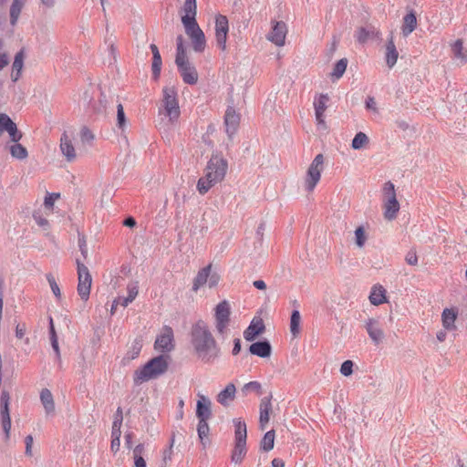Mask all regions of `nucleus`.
<instances>
[{
	"label": "nucleus",
	"mask_w": 467,
	"mask_h": 467,
	"mask_svg": "<svg viewBox=\"0 0 467 467\" xmlns=\"http://www.w3.org/2000/svg\"><path fill=\"white\" fill-rule=\"evenodd\" d=\"M190 344L195 358L202 363L212 364L220 356V348L206 322L198 320L190 331Z\"/></svg>",
	"instance_id": "obj_1"
},
{
	"label": "nucleus",
	"mask_w": 467,
	"mask_h": 467,
	"mask_svg": "<svg viewBox=\"0 0 467 467\" xmlns=\"http://www.w3.org/2000/svg\"><path fill=\"white\" fill-rule=\"evenodd\" d=\"M168 369V357L160 355L151 358L142 368L134 373V382L140 384L151 379L158 378Z\"/></svg>",
	"instance_id": "obj_2"
},
{
	"label": "nucleus",
	"mask_w": 467,
	"mask_h": 467,
	"mask_svg": "<svg viewBox=\"0 0 467 467\" xmlns=\"http://www.w3.org/2000/svg\"><path fill=\"white\" fill-rule=\"evenodd\" d=\"M234 448L232 453V462L235 464L242 462L246 454V438L247 429L246 424L241 419L234 420Z\"/></svg>",
	"instance_id": "obj_3"
},
{
	"label": "nucleus",
	"mask_w": 467,
	"mask_h": 467,
	"mask_svg": "<svg viewBox=\"0 0 467 467\" xmlns=\"http://www.w3.org/2000/svg\"><path fill=\"white\" fill-rule=\"evenodd\" d=\"M159 114L168 118V121L173 124L180 116V108L177 99V92L173 88H165L163 89V98L161 107L159 109Z\"/></svg>",
	"instance_id": "obj_4"
},
{
	"label": "nucleus",
	"mask_w": 467,
	"mask_h": 467,
	"mask_svg": "<svg viewBox=\"0 0 467 467\" xmlns=\"http://www.w3.org/2000/svg\"><path fill=\"white\" fill-rule=\"evenodd\" d=\"M186 35L190 37L195 52H202L206 47L203 31L199 26L196 18L182 17Z\"/></svg>",
	"instance_id": "obj_5"
},
{
	"label": "nucleus",
	"mask_w": 467,
	"mask_h": 467,
	"mask_svg": "<svg viewBox=\"0 0 467 467\" xmlns=\"http://www.w3.org/2000/svg\"><path fill=\"white\" fill-rule=\"evenodd\" d=\"M383 208L385 219L391 221L397 217L400 211V203L396 197L394 184L391 182H387L383 186Z\"/></svg>",
	"instance_id": "obj_6"
},
{
	"label": "nucleus",
	"mask_w": 467,
	"mask_h": 467,
	"mask_svg": "<svg viewBox=\"0 0 467 467\" xmlns=\"http://www.w3.org/2000/svg\"><path fill=\"white\" fill-rule=\"evenodd\" d=\"M324 160L325 158L323 154H317L309 165L305 179V187L306 191L312 192L319 182L321 172L324 170Z\"/></svg>",
	"instance_id": "obj_7"
},
{
	"label": "nucleus",
	"mask_w": 467,
	"mask_h": 467,
	"mask_svg": "<svg viewBox=\"0 0 467 467\" xmlns=\"http://www.w3.org/2000/svg\"><path fill=\"white\" fill-rule=\"evenodd\" d=\"M78 268V293L82 300L87 301L89 297L92 277L88 268L78 259L76 261Z\"/></svg>",
	"instance_id": "obj_8"
},
{
	"label": "nucleus",
	"mask_w": 467,
	"mask_h": 467,
	"mask_svg": "<svg viewBox=\"0 0 467 467\" xmlns=\"http://www.w3.org/2000/svg\"><path fill=\"white\" fill-rule=\"evenodd\" d=\"M227 168V161L218 154H213L207 163L205 174H210L213 181L220 182L224 178Z\"/></svg>",
	"instance_id": "obj_9"
},
{
	"label": "nucleus",
	"mask_w": 467,
	"mask_h": 467,
	"mask_svg": "<svg viewBox=\"0 0 467 467\" xmlns=\"http://www.w3.org/2000/svg\"><path fill=\"white\" fill-rule=\"evenodd\" d=\"M230 322V306L227 301H222L215 307V328L219 335L224 337Z\"/></svg>",
	"instance_id": "obj_10"
},
{
	"label": "nucleus",
	"mask_w": 467,
	"mask_h": 467,
	"mask_svg": "<svg viewBox=\"0 0 467 467\" xmlns=\"http://www.w3.org/2000/svg\"><path fill=\"white\" fill-rule=\"evenodd\" d=\"M173 340L172 328L169 326H164L155 340L154 348L161 352H170L174 348Z\"/></svg>",
	"instance_id": "obj_11"
},
{
	"label": "nucleus",
	"mask_w": 467,
	"mask_h": 467,
	"mask_svg": "<svg viewBox=\"0 0 467 467\" xmlns=\"http://www.w3.org/2000/svg\"><path fill=\"white\" fill-rule=\"evenodd\" d=\"M229 30L228 19L225 16L219 15L215 18L216 44L223 51L226 49L227 34Z\"/></svg>",
	"instance_id": "obj_12"
},
{
	"label": "nucleus",
	"mask_w": 467,
	"mask_h": 467,
	"mask_svg": "<svg viewBox=\"0 0 467 467\" xmlns=\"http://www.w3.org/2000/svg\"><path fill=\"white\" fill-rule=\"evenodd\" d=\"M4 132H7L11 141L18 142L22 138V133L17 130L16 124L5 113H0V137Z\"/></svg>",
	"instance_id": "obj_13"
},
{
	"label": "nucleus",
	"mask_w": 467,
	"mask_h": 467,
	"mask_svg": "<svg viewBox=\"0 0 467 467\" xmlns=\"http://www.w3.org/2000/svg\"><path fill=\"white\" fill-rule=\"evenodd\" d=\"M178 70L182 78V80L189 85H194L198 80V73L196 68L187 61L175 63Z\"/></svg>",
	"instance_id": "obj_14"
},
{
	"label": "nucleus",
	"mask_w": 467,
	"mask_h": 467,
	"mask_svg": "<svg viewBox=\"0 0 467 467\" xmlns=\"http://www.w3.org/2000/svg\"><path fill=\"white\" fill-rule=\"evenodd\" d=\"M286 32V25L284 22H275L267 36V39L278 47H283Z\"/></svg>",
	"instance_id": "obj_15"
},
{
	"label": "nucleus",
	"mask_w": 467,
	"mask_h": 467,
	"mask_svg": "<svg viewBox=\"0 0 467 467\" xmlns=\"http://www.w3.org/2000/svg\"><path fill=\"white\" fill-rule=\"evenodd\" d=\"M199 400L196 403V417L199 420H208L212 417V402L209 398L198 394Z\"/></svg>",
	"instance_id": "obj_16"
},
{
	"label": "nucleus",
	"mask_w": 467,
	"mask_h": 467,
	"mask_svg": "<svg viewBox=\"0 0 467 467\" xmlns=\"http://www.w3.org/2000/svg\"><path fill=\"white\" fill-rule=\"evenodd\" d=\"M0 400H1V405H2L1 417H2L3 430L5 433L6 438H8L10 429H11V419H10L9 409H8L9 394L6 391H2Z\"/></svg>",
	"instance_id": "obj_17"
},
{
	"label": "nucleus",
	"mask_w": 467,
	"mask_h": 467,
	"mask_svg": "<svg viewBox=\"0 0 467 467\" xmlns=\"http://www.w3.org/2000/svg\"><path fill=\"white\" fill-rule=\"evenodd\" d=\"M240 116L236 113L235 109L233 107H228L225 111L224 116V124L226 129V133L231 138L233 137L239 126Z\"/></svg>",
	"instance_id": "obj_18"
},
{
	"label": "nucleus",
	"mask_w": 467,
	"mask_h": 467,
	"mask_svg": "<svg viewBox=\"0 0 467 467\" xmlns=\"http://www.w3.org/2000/svg\"><path fill=\"white\" fill-rule=\"evenodd\" d=\"M365 328L375 345L380 344L384 339V332L381 329L379 321L373 318H368L366 321Z\"/></svg>",
	"instance_id": "obj_19"
},
{
	"label": "nucleus",
	"mask_w": 467,
	"mask_h": 467,
	"mask_svg": "<svg viewBox=\"0 0 467 467\" xmlns=\"http://www.w3.org/2000/svg\"><path fill=\"white\" fill-rule=\"evenodd\" d=\"M60 151L65 156L67 161L71 162L76 159V150L73 146L72 140L65 131L60 138Z\"/></svg>",
	"instance_id": "obj_20"
},
{
	"label": "nucleus",
	"mask_w": 467,
	"mask_h": 467,
	"mask_svg": "<svg viewBox=\"0 0 467 467\" xmlns=\"http://www.w3.org/2000/svg\"><path fill=\"white\" fill-rule=\"evenodd\" d=\"M236 393V388L234 383H229L223 390H221L217 397V402L223 407H228L230 403L234 400Z\"/></svg>",
	"instance_id": "obj_21"
},
{
	"label": "nucleus",
	"mask_w": 467,
	"mask_h": 467,
	"mask_svg": "<svg viewBox=\"0 0 467 467\" xmlns=\"http://www.w3.org/2000/svg\"><path fill=\"white\" fill-rule=\"evenodd\" d=\"M271 350V345L267 340L254 342L249 347L250 353L260 358L270 357Z\"/></svg>",
	"instance_id": "obj_22"
},
{
	"label": "nucleus",
	"mask_w": 467,
	"mask_h": 467,
	"mask_svg": "<svg viewBox=\"0 0 467 467\" xmlns=\"http://www.w3.org/2000/svg\"><path fill=\"white\" fill-rule=\"evenodd\" d=\"M265 330V325L261 319L253 320L249 327L244 332V337L247 341H253L258 335Z\"/></svg>",
	"instance_id": "obj_23"
},
{
	"label": "nucleus",
	"mask_w": 467,
	"mask_h": 467,
	"mask_svg": "<svg viewBox=\"0 0 467 467\" xmlns=\"http://www.w3.org/2000/svg\"><path fill=\"white\" fill-rule=\"evenodd\" d=\"M40 400L44 407L46 414L53 415L55 412V402L51 391L47 389H42L40 393Z\"/></svg>",
	"instance_id": "obj_24"
},
{
	"label": "nucleus",
	"mask_w": 467,
	"mask_h": 467,
	"mask_svg": "<svg viewBox=\"0 0 467 467\" xmlns=\"http://www.w3.org/2000/svg\"><path fill=\"white\" fill-rule=\"evenodd\" d=\"M272 410V404L269 398H264L260 402V416L259 422L261 425V429H265V425L269 421V413Z\"/></svg>",
	"instance_id": "obj_25"
},
{
	"label": "nucleus",
	"mask_w": 467,
	"mask_h": 467,
	"mask_svg": "<svg viewBox=\"0 0 467 467\" xmlns=\"http://www.w3.org/2000/svg\"><path fill=\"white\" fill-rule=\"evenodd\" d=\"M457 317V312L452 308H445L441 315L442 325L447 330L455 329V320Z\"/></svg>",
	"instance_id": "obj_26"
},
{
	"label": "nucleus",
	"mask_w": 467,
	"mask_h": 467,
	"mask_svg": "<svg viewBox=\"0 0 467 467\" xmlns=\"http://www.w3.org/2000/svg\"><path fill=\"white\" fill-rule=\"evenodd\" d=\"M24 57H25V55H24L23 50H20L15 56V59H14V62L12 65V74H11V78H12L13 81H16L20 78L21 71H22V68L24 66Z\"/></svg>",
	"instance_id": "obj_27"
},
{
	"label": "nucleus",
	"mask_w": 467,
	"mask_h": 467,
	"mask_svg": "<svg viewBox=\"0 0 467 467\" xmlns=\"http://www.w3.org/2000/svg\"><path fill=\"white\" fill-rule=\"evenodd\" d=\"M399 53L392 37L388 41L386 46V62L389 68L393 67L397 63Z\"/></svg>",
	"instance_id": "obj_28"
},
{
	"label": "nucleus",
	"mask_w": 467,
	"mask_h": 467,
	"mask_svg": "<svg viewBox=\"0 0 467 467\" xmlns=\"http://www.w3.org/2000/svg\"><path fill=\"white\" fill-rule=\"evenodd\" d=\"M417 26V18L414 12H410L403 18L402 34L404 36H408L411 34Z\"/></svg>",
	"instance_id": "obj_29"
},
{
	"label": "nucleus",
	"mask_w": 467,
	"mask_h": 467,
	"mask_svg": "<svg viewBox=\"0 0 467 467\" xmlns=\"http://www.w3.org/2000/svg\"><path fill=\"white\" fill-rule=\"evenodd\" d=\"M27 0H13L10 6V25L15 26L17 24L22 8Z\"/></svg>",
	"instance_id": "obj_30"
},
{
	"label": "nucleus",
	"mask_w": 467,
	"mask_h": 467,
	"mask_svg": "<svg viewBox=\"0 0 467 467\" xmlns=\"http://www.w3.org/2000/svg\"><path fill=\"white\" fill-rule=\"evenodd\" d=\"M211 265H207L201 269L196 277L193 280L192 290L197 291L202 285H203L210 276Z\"/></svg>",
	"instance_id": "obj_31"
},
{
	"label": "nucleus",
	"mask_w": 467,
	"mask_h": 467,
	"mask_svg": "<svg viewBox=\"0 0 467 467\" xmlns=\"http://www.w3.org/2000/svg\"><path fill=\"white\" fill-rule=\"evenodd\" d=\"M216 183L218 182L213 181L210 174L204 173V176L201 177L197 182V190L200 194L203 195Z\"/></svg>",
	"instance_id": "obj_32"
},
{
	"label": "nucleus",
	"mask_w": 467,
	"mask_h": 467,
	"mask_svg": "<svg viewBox=\"0 0 467 467\" xmlns=\"http://www.w3.org/2000/svg\"><path fill=\"white\" fill-rule=\"evenodd\" d=\"M453 57L459 61L460 64H464L467 61V52L463 50L462 40H456L451 46Z\"/></svg>",
	"instance_id": "obj_33"
},
{
	"label": "nucleus",
	"mask_w": 467,
	"mask_h": 467,
	"mask_svg": "<svg viewBox=\"0 0 467 467\" xmlns=\"http://www.w3.org/2000/svg\"><path fill=\"white\" fill-rule=\"evenodd\" d=\"M386 300L385 289L382 286H373L369 295V301L374 306H379Z\"/></svg>",
	"instance_id": "obj_34"
},
{
	"label": "nucleus",
	"mask_w": 467,
	"mask_h": 467,
	"mask_svg": "<svg viewBox=\"0 0 467 467\" xmlns=\"http://www.w3.org/2000/svg\"><path fill=\"white\" fill-rule=\"evenodd\" d=\"M189 60L186 55V48L184 47V39L182 35L176 38V57L175 63Z\"/></svg>",
	"instance_id": "obj_35"
},
{
	"label": "nucleus",
	"mask_w": 467,
	"mask_h": 467,
	"mask_svg": "<svg viewBox=\"0 0 467 467\" xmlns=\"http://www.w3.org/2000/svg\"><path fill=\"white\" fill-rule=\"evenodd\" d=\"M182 11L184 15L182 17L196 18L197 4L196 0H185Z\"/></svg>",
	"instance_id": "obj_36"
},
{
	"label": "nucleus",
	"mask_w": 467,
	"mask_h": 467,
	"mask_svg": "<svg viewBox=\"0 0 467 467\" xmlns=\"http://www.w3.org/2000/svg\"><path fill=\"white\" fill-rule=\"evenodd\" d=\"M9 151H10V154L12 155V157L18 159V160H23L27 157L26 149L24 146H22L21 144H19L18 142H14L9 147Z\"/></svg>",
	"instance_id": "obj_37"
},
{
	"label": "nucleus",
	"mask_w": 467,
	"mask_h": 467,
	"mask_svg": "<svg viewBox=\"0 0 467 467\" xmlns=\"http://www.w3.org/2000/svg\"><path fill=\"white\" fill-rule=\"evenodd\" d=\"M376 35L377 32L374 28L360 27L356 33V37L359 43H365Z\"/></svg>",
	"instance_id": "obj_38"
},
{
	"label": "nucleus",
	"mask_w": 467,
	"mask_h": 467,
	"mask_svg": "<svg viewBox=\"0 0 467 467\" xmlns=\"http://www.w3.org/2000/svg\"><path fill=\"white\" fill-rule=\"evenodd\" d=\"M275 444V431H269L263 437L260 446L265 451H269L274 448Z\"/></svg>",
	"instance_id": "obj_39"
},
{
	"label": "nucleus",
	"mask_w": 467,
	"mask_h": 467,
	"mask_svg": "<svg viewBox=\"0 0 467 467\" xmlns=\"http://www.w3.org/2000/svg\"><path fill=\"white\" fill-rule=\"evenodd\" d=\"M329 98L327 94H321L314 101L315 113H325Z\"/></svg>",
	"instance_id": "obj_40"
},
{
	"label": "nucleus",
	"mask_w": 467,
	"mask_h": 467,
	"mask_svg": "<svg viewBox=\"0 0 467 467\" xmlns=\"http://www.w3.org/2000/svg\"><path fill=\"white\" fill-rule=\"evenodd\" d=\"M300 320L301 317L299 311L294 310L290 318V331L294 336L299 333Z\"/></svg>",
	"instance_id": "obj_41"
},
{
	"label": "nucleus",
	"mask_w": 467,
	"mask_h": 467,
	"mask_svg": "<svg viewBox=\"0 0 467 467\" xmlns=\"http://www.w3.org/2000/svg\"><path fill=\"white\" fill-rule=\"evenodd\" d=\"M347 66H348V59L347 58H341L339 59L334 68H333V71L331 73V76L336 78H340L343 74L345 73L346 69H347Z\"/></svg>",
	"instance_id": "obj_42"
},
{
	"label": "nucleus",
	"mask_w": 467,
	"mask_h": 467,
	"mask_svg": "<svg viewBox=\"0 0 467 467\" xmlns=\"http://www.w3.org/2000/svg\"><path fill=\"white\" fill-rule=\"evenodd\" d=\"M207 421L208 420H199L197 425L198 436L203 445H205L204 440L208 437L210 431Z\"/></svg>",
	"instance_id": "obj_43"
},
{
	"label": "nucleus",
	"mask_w": 467,
	"mask_h": 467,
	"mask_svg": "<svg viewBox=\"0 0 467 467\" xmlns=\"http://www.w3.org/2000/svg\"><path fill=\"white\" fill-rule=\"evenodd\" d=\"M368 138L363 132H358L352 140L351 147L354 150L361 149L366 143H368Z\"/></svg>",
	"instance_id": "obj_44"
},
{
	"label": "nucleus",
	"mask_w": 467,
	"mask_h": 467,
	"mask_svg": "<svg viewBox=\"0 0 467 467\" xmlns=\"http://www.w3.org/2000/svg\"><path fill=\"white\" fill-rule=\"evenodd\" d=\"M261 389H262V386L258 381H250L244 385V387L242 389V392L246 395L247 393L253 391V392H255L256 394L260 395Z\"/></svg>",
	"instance_id": "obj_45"
},
{
	"label": "nucleus",
	"mask_w": 467,
	"mask_h": 467,
	"mask_svg": "<svg viewBox=\"0 0 467 467\" xmlns=\"http://www.w3.org/2000/svg\"><path fill=\"white\" fill-rule=\"evenodd\" d=\"M117 126L121 130L126 127V116L122 104L119 103L117 106Z\"/></svg>",
	"instance_id": "obj_46"
},
{
	"label": "nucleus",
	"mask_w": 467,
	"mask_h": 467,
	"mask_svg": "<svg viewBox=\"0 0 467 467\" xmlns=\"http://www.w3.org/2000/svg\"><path fill=\"white\" fill-rule=\"evenodd\" d=\"M47 280L50 285V288H51V291L52 293L54 294V296L57 298V299H60L61 298V292H60V288L55 279V277L51 275V274H47Z\"/></svg>",
	"instance_id": "obj_47"
},
{
	"label": "nucleus",
	"mask_w": 467,
	"mask_h": 467,
	"mask_svg": "<svg viewBox=\"0 0 467 467\" xmlns=\"http://www.w3.org/2000/svg\"><path fill=\"white\" fill-rule=\"evenodd\" d=\"M161 65H162V61H161V55L155 54V57H152V66H151L152 74L155 78H158L161 74Z\"/></svg>",
	"instance_id": "obj_48"
},
{
	"label": "nucleus",
	"mask_w": 467,
	"mask_h": 467,
	"mask_svg": "<svg viewBox=\"0 0 467 467\" xmlns=\"http://www.w3.org/2000/svg\"><path fill=\"white\" fill-rule=\"evenodd\" d=\"M356 244L362 247L366 242V234L362 226H359L355 231Z\"/></svg>",
	"instance_id": "obj_49"
},
{
	"label": "nucleus",
	"mask_w": 467,
	"mask_h": 467,
	"mask_svg": "<svg viewBox=\"0 0 467 467\" xmlns=\"http://www.w3.org/2000/svg\"><path fill=\"white\" fill-rule=\"evenodd\" d=\"M128 297L133 301L139 293L138 282H131L127 285Z\"/></svg>",
	"instance_id": "obj_50"
},
{
	"label": "nucleus",
	"mask_w": 467,
	"mask_h": 467,
	"mask_svg": "<svg viewBox=\"0 0 467 467\" xmlns=\"http://www.w3.org/2000/svg\"><path fill=\"white\" fill-rule=\"evenodd\" d=\"M173 442L174 440L172 439L170 446L166 448L162 452L163 465L161 467H166L167 463L171 461Z\"/></svg>",
	"instance_id": "obj_51"
},
{
	"label": "nucleus",
	"mask_w": 467,
	"mask_h": 467,
	"mask_svg": "<svg viewBox=\"0 0 467 467\" xmlns=\"http://www.w3.org/2000/svg\"><path fill=\"white\" fill-rule=\"evenodd\" d=\"M353 362L351 360H346L340 367V373L344 376H349L352 374Z\"/></svg>",
	"instance_id": "obj_52"
},
{
	"label": "nucleus",
	"mask_w": 467,
	"mask_h": 467,
	"mask_svg": "<svg viewBox=\"0 0 467 467\" xmlns=\"http://www.w3.org/2000/svg\"><path fill=\"white\" fill-rule=\"evenodd\" d=\"M80 139L83 142H90L93 140L94 135L87 127H83L80 131Z\"/></svg>",
	"instance_id": "obj_53"
},
{
	"label": "nucleus",
	"mask_w": 467,
	"mask_h": 467,
	"mask_svg": "<svg viewBox=\"0 0 467 467\" xmlns=\"http://www.w3.org/2000/svg\"><path fill=\"white\" fill-rule=\"evenodd\" d=\"M59 193H50L45 197V206L47 208H51L54 205V202L59 198Z\"/></svg>",
	"instance_id": "obj_54"
},
{
	"label": "nucleus",
	"mask_w": 467,
	"mask_h": 467,
	"mask_svg": "<svg viewBox=\"0 0 467 467\" xmlns=\"http://www.w3.org/2000/svg\"><path fill=\"white\" fill-rule=\"evenodd\" d=\"M405 260L407 262L408 265H416L418 264V257H417V254H416V252L415 251H410L406 257H405Z\"/></svg>",
	"instance_id": "obj_55"
},
{
	"label": "nucleus",
	"mask_w": 467,
	"mask_h": 467,
	"mask_svg": "<svg viewBox=\"0 0 467 467\" xmlns=\"http://www.w3.org/2000/svg\"><path fill=\"white\" fill-rule=\"evenodd\" d=\"M123 420V415H122V410L120 407L117 409V411L114 415V420L112 422V425L115 426H121Z\"/></svg>",
	"instance_id": "obj_56"
},
{
	"label": "nucleus",
	"mask_w": 467,
	"mask_h": 467,
	"mask_svg": "<svg viewBox=\"0 0 467 467\" xmlns=\"http://www.w3.org/2000/svg\"><path fill=\"white\" fill-rule=\"evenodd\" d=\"M50 341H51L52 348L56 353L57 358L58 360H60V351H59V347H58L57 337H52V338H50Z\"/></svg>",
	"instance_id": "obj_57"
},
{
	"label": "nucleus",
	"mask_w": 467,
	"mask_h": 467,
	"mask_svg": "<svg viewBox=\"0 0 467 467\" xmlns=\"http://www.w3.org/2000/svg\"><path fill=\"white\" fill-rule=\"evenodd\" d=\"M78 247L84 258L88 255V247L84 238L78 239Z\"/></svg>",
	"instance_id": "obj_58"
},
{
	"label": "nucleus",
	"mask_w": 467,
	"mask_h": 467,
	"mask_svg": "<svg viewBox=\"0 0 467 467\" xmlns=\"http://www.w3.org/2000/svg\"><path fill=\"white\" fill-rule=\"evenodd\" d=\"M366 108L369 110L377 111V104L372 97H368L366 100Z\"/></svg>",
	"instance_id": "obj_59"
},
{
	"label": "nucleus",
	"mask_w": 467,
	"mask_h": 467,
	"mask_svg": "<svg viewBox=\"0 0 467 467\" xmlns=\"http://www.w3.org/2000/svg\"><path fill=\"white\" fill-rule=\"evenodd\" d=\"M120 428H121V426L112 425L111 439H120V436H121Z\"/></svg>",
	"instance_id": "obj_60"
},
{
	"label": "nucleus",
	"mask_w": 467,
	"mask_h": 467,
	"mask_svg": "<svg viewBox=\"0 0 467 467\" xmlns=\"http://www.w3.org/2000/svg\"><path fill=\"white\" fill-rule=\"evenodd\" d=\"M26 453L30 455L31 454V446L33 444V437L31 435H28L26 437Z\"/></svg>",
	"instance_id": "obj_61"
},
{
	"label": "nucleus",
	"mask_w": 467,
	"mask_h": 467,
	"mask_svg": "<svg viewBox=\"0 0 467 467\" xmlns=\"http://www.w3.org/2000/svg\"><path fill=\"white\" fill-rule=\"evenodd\" d=\"M120 447V439H112L110 449L113 452H117Z\"/></svg>",
	"instance_id": "obj_62"
},
{
	"label": "nucleus",
	"mask_w": 467,
	"mask_h": 467,
	"mask_svg": "<svg viewBox=\"0 0 467 467\" xmlns=\"http://www.w3.org/2000/svg\"><path fill=\"white\" fill-rule=\"evenodd\" d=\"M9 63V59L6 54H0V70H2Z\"/></svg>",
	"instance_id": "obj_63"
},
{
	"label": "nucleus",
	"mask_w": 467,
	"mask_h": 467,
	"mask_svg": "<svg viewBox=\"0 0 467 467\" xmlns=\"http://www.w3.org/2000/svg\"><path fill=\"white\" fill-rule=\"evenodd\" d=\"M134 464L136 467H146V462L142 456L134 457Z\"/></svg>",
	"instance_id": "obj_64"
}]
</instances>
